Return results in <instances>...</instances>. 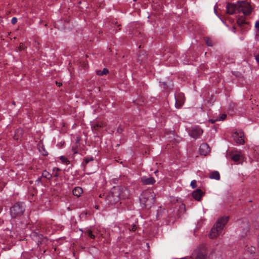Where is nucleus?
<instances>
[{"label":"nucleus","mask_w":259,"mask_h":259,"mask_svg":"<svg viewBox=\"0 0 259 259\" xmlns=\"http://www.w3.org/2000/svg\"><path fill=\"white\" fill-rule=\"evenodd\" d=\"M128 195L129 192L126 188L119 186L114 187L106 196V200L107 203L114 204L118 202L120 199H125Z\"/></svg>","instance_id":"nucleus-1"},{"label":"nucleus","mask_w":259,"mask_h":259,"mask_svg":"<svg viewBox=\"0 0 259 259\" xmlns=\"http://www.w3.org/2000/svg\"><path fill=\"white\" fill-rule=\"evenodd\" d=\"M227 13L233 14L236 11L242 12L245 15H248L251 12V8L248 2L245 1H238L236 4L228 3L226 7Z\"/></svg>","instance_id":"nucleus-2"},{"label":"nucleus","mask_w":259,"mask_h":259,"mask_svg":"<svg viewBox=\"0 0 259 259\" xmlns=\"http://www.w3.org/2000/svg\"><path fill=\"white\" fill-rule=\"evenodd\" d=\"M228 221L229 217L226 216H224L218 219L210 231L209 234L210 238L211 239L217 238L221 233Z\"/></svg>","instance_id":"nucleus-3"},{"label":"nucleus","mask_w":259,"mask_h":259,"mask_svg":"<svg viewBox=\"0 0 259 259\" xmlns=\"http://www.w3.org/2000/svg\"><path fill=\"white\" fill-rule=\"evenodd\" d=\"M155 195L153 191L146 190L142 193L140 198V203L145 208H150L154 203Z\"/></svg>","instance_id":"nucleus-4"},{"label":"nucleus","mask_w":259,"mask_h":259,"mask_svg":"<svg viewBox=\"0 0 259 259\" xmlns=\"http://www.w3.org/2000/svg\"><path fill=\"white\" fill-rule=\"evenodd\" d=\"M24 210L25 207L23 203H16L10 208L11 217L13 218L20 217Z\"/></svg>","instance_id":"nucleus-5"},{"label":"nucleus","mask_w":259,"mask_h":259,"mask_svg":"<svg viewBox=\"0 0 259 259\" xmlns=\"http://www.w3.org/2000/svg\"><path fill=\"white\" fill-rule=\"evenodd\" d=\"M197 256L195 259H208L206 245L202 244L200 245L197 247Z\"/></svg>","instance_id":"nucleus-6"},{"label":"nucleus","mask_w":259,"mask_h":259,"mask_svg":"<svg viewBox=\"0 0 259 259\" xmlns=\"http://www.w3.org/2000/svg\"><path fill=\"white\" fill-rule=\"evenodd\" d=\"M240 229L241 231L240 236L242 238L245 237L249 231V222L247 220H244L242 221H239Z\"/></svg>","instance_id":"nucleus-7"},{"label":"nucleus","mask_w":259,"mask_h":259,"mask_svg":"<svg viewBox=\"0 0 259 259\" xmlns=\"http://www.w3.org/2000/svg\"><path fill=\"white\" fill-rule=\"evenodd\" d=\"M175 106L177 108H180L185 102V97L183 94L180 93L175 96Z\"/></svg>","instance_id":"nucleus-8"},{"label":"nucleus","mask_w":259,"mask_h":259,"mask_svg":"<svg viewBox=\"0 0 259 259\" xmlns=\"http://www.w3.org/2000/svg\"><path fill=\"white\" fill-rule=\"evenodd\" d=\"M199 151L201 155L206 156L210 151L208 145L206 143L201 144L199 147Z\"/></svg>","instance_id":"nucleus-9"},{"label":"nucleus","mask_w":259,"mask_h":259,"mask_svg":"<svg viewBox=\"0 0 259 259\" xmlns=\"http://www.w3.org/2000/svg\"><path fill=\"white\" fill-rule=\"evenodd\" d=\"M233 138L234 140L239 144H243L244 143V141L242 137V134L240 133V135L239 133L237 132H235L233 133Z\"/></svg>","instance_id":"nucleus-10"},{"label":"nucleus","mask_w":259,"mask_h":259,"mask_svg":"<svg viewBox=\"0 0 259 259\" xmlns=\"http://www.w3.org/2000/svg\"><path fill=\"white\" fill-rule=\"evenodd\" d=\"M141 182L144 185H152L155 183V180L152 177L143 176L141 178Z\"/></svg>","instance_id":"nucleus-11"},{"label":"nucleus","mask_w":259,"mask_h":259,"mask_svg":"<svg viewBox=\"0 0 259 259\" xmlns=\"http://www.w3.org/2000/svg\"><path fill=\"white\" fill-rule=\"evenodd\" d=\"M84 170H87L90 166V163L94 162V159L93 157H87L84 158Z\"/></svg>","instance_id":"nucleus-12"},{"label":"nucleus","mask_w":259,"mask_h":259,"mask_svg":"<svg viewBox=\"0 0 259 259\" xmlns=\"http://www.w3.org/2000/svg\"><path fill=\"white\" fill-rule=\"evenodd\" d=\"M204 195V192H202L200 189L195 190V200L199 201L201 200V198Z\"/></svg>","instance_id":"nucleus-13"},{"label":"nucleus","mask_w":259,"mask_h":259,"mask_svg":"<svg viewBox=\"0 0 259 259\" xmlns=\"http://www.w3.org/2000/svg\"><path fill=\"white\" fill-rule=\"evenodd\" d=\"M82 192V188L79 187H75L72 191L73 194L77 197H79Z\"/></svg>","instance_id":"nucleus-14"},{"label":"nucleus","mask_w":259,"mask_h":259,"mask_svg":"<svg viewBox=\"0 0 259 259\" xmlns=\"http://www.w3.org/2000/svg\"><path fill=\"white\" fill-rule=\"evenodd\" d=\"M209 177L211 179H215L216 180H219L220 179V175L218 171H214L211 172Z\"/></svg>","instance_id":"nucleus-15"},{"label":"nucleus","mask_w":259,"mask_h":259,"mask_svg":"<svg viewBox=\"0 0 259 259\" xmlns=\"http://www.w3.org/2000/svg\"><path fill=\"white\" fill-rule=\"evenodd\" d=\"M203 130L199 126H195V138H198L203 134Z\"/></svg>","instance_id":"nucleus-16"},{"label":"nucleus","mask_w":259,"mask_h":259,"mask_svg":"<svg viewBox=\"0 0 259 259\" xmlns=\"http://www.w3.org/2000/svg\"><path fill=\"white\" fill-rule=\"evenodd\" d=\"M108 72V69L106 68H104L103 70H98L97 71V74L99 75H103L104 74H106Z\"/></svg>","instance_id":"nucleus-17"},{"label":"nucleus","mask_w":259,"mask_h":259,"mask_svg":"<svg viewBox=\"0 0 259 259\" xmlns=\"http://www.w3.org/2000/svg\"><path fill=\"white\" fill-rule=\"evenodd\" d=\"M42 177L47 179H50L52 176L49 172L45 170L42 172Z\"/></svg>","instance_id":"nucleus-18"},{"label":"nucleus","mask_w":259,"mask_h":259,"mask_svg":"<svg viewBox=\"0 0 259 259\" xmlns=\"http://www.w3.org/2000/svg\"><path fill=\"white\" fill-rule=\"evenodd\" d=\"M240 156L239 154H234L232 156V159L233 160H234V161L235 162H237L240 159Z\"/></svg>","instance_id":"nucleus-19"},{"label":"nucleus","mask_w":259,"mask_h":259,"mask_svg":"<svg viewBox=\"0 0 259 259\" xmlns=\"http://www.w3.org/2000/svg\"><path fill=\"white\" fill-rule=\"evenodd\" d=\"M205 43L206 44L209 46V47H211L212 46V41L208 37H206L205 38Z\"/></svg>","instance_id":"nucleus-20"},{"label":"nucleus","mask_w":259,"mask_h":259,"mask_svg":"<svg viewBox=\"0 0 259 259\" xmlns=\"http://www.w3.org/2000/svg\"><path fill=\"white\" fill-rule=\"evenodd\" d=\"M86 233L92 239H94L95 238V236L94 234H93L92 231L88 230V231H87Z\"/></svg>","instance_id":"nucleus-21"},{"label":"nucleus","mask_w":259,"mask_h":259,"mask_svg":"<svg viewBox=\"0 0 259 259\" xmlns=\"http://www.w3.org/2000/svg\"><path fill=\"white\" fill-rule=\"evenodd\" d=\"M237 23L239 25H242L245 23V21L244 19L240 18L237 20Z\"/></svg>","instance_id":"nucleus-22"},{"label":"nucleus","mask_w":259,"mask_h":259,"mask_svg":"<svg viewBox=\"0 0 259 259\" xmlns=\"http://www.w3.org/2000/svg\"><path fill=\"white\" fill-rule=\"evenodd\" d=\"M60 159L62 161V162L63 163H67L68 162V160H67V158H66L65 157H64L63 156H60Z\"/></svg>","instance_id":"nucleus-23"},{"label":"nucleus","mask_w":259,"mask_h":259,"mask_svg":"<svg viewBox=\"0 0 259 259\" xmlns=\"http://www.w3.org/2000/svg\"><path fill=\"white\" fill-rule=\"evenodd\" d=\"M17 22V19L16 17H13L11 20V23L13 24H15Z\"/></svg>","instance_id":"nucleus-24"},{"label":"nucleus","mask_w":259,"mask_h":259,"mask_svg":"<svg viewBox=\"0 0 259 259\" xmlns=\"http://www.w3.org/2000/svg\"><path fill=\"white\" fill-rule=\"evenodd\" d=\"M136 229H137V227L135 225H133L131 228H128V229L130 231H136Z\"/></svg>","instance_id":"nucleus-25"},{"label":"nucleus","mask_w":259,"mask_h":259,"mask_svg":"<svg viewBox=\"0 0 259 259\" xmlns=\"http://www.w3.org/2000/svg\"><path fill=\"white\" fill-rule=\"evenodd\" d=\"M42 151H41V150L40 149H39V150H40V152L41 153V154L43 155H47V152L44 149V148H42Z\"/></svg>","instance_id":"nucleus-26"},{"label":"nucleus","mask_w":259,"mask_h":259,"mask_svg":"<svg viewBox=\"0 0 259 259\" xmlns=\"http://www.w3.org/2000/svg\"><path fill=\"white\" fill-rule=\"evenodd\" d=\"M255 27L257 29H259V21H257L255 22Z\"/></svg>","instance_id":"nucleus-27"},{"label":"nucleus","mask_w":259,"mask_h":259,"mask_svg":"<svg viewBox=\"0 0 259 259\" xmlns=\"http://www.w3.org/2000/svg\"><path fill=\"white\" fill-rule=\"evenodd\" d=\"M227 115L225 114H222L221 116V120H224L226 118Z\"/></svg>","instance_id":"nucleus-28"},{"label":"nucleus","mask_w":259,"mask_h":259,"mask_svg":"<svg viewBox=\"0 0 259 259\" xmlns=\"http://www.w3.org/2000/svg\"><path fill=\"white\" fill-rule=\"evenodd\" d=\"M191 186L192 188H194V180H192L191 182Z\"/></svg>","instance_id":"nucleus-29"},{"label":"nucleus","mask_w":259,"mask_h":259,"mask_svg":"<svg viewBox=\"0 0 259 259\" xmlns=\"http://www.w3.org/2000/svg\"><path fill=\"white\" fill-rule=\"evenodd\" d=\"M255 59H256V61L258 62V63L259 64V54L255 56Z\"/></svg>","instance_id":"nucleus-30"},{"label":"nucleus","mask_w":259,"mask_h":259,"mask_svg":"<svg viewBox=\"0 0 259 259\" xmlns=\"http://www.w3.org/2000/svg\"><path fill=\"white\" fill-rule=\"evenodd\" d=\"M201 225H202V223L198 222L197 227L200 228L201 226Z\"/></svg>","instance_id":"nucleus-31"},{"label":"nucleus","mask_w":259,"mask_h":259,"mask_svg":"<svg viewBox=\"0 0 259 259\" xmlns=\"http://www.w3.org/2000/svg\"><path fill=\"white\" fill-rule=\"evenodd\" d=\"M209 121L211 123H213L215 122V120H212V119H210L209 120Z\"/></svg>","instance_id":"nucleus-32"},{"label":"nucleus","mask_w":259,"mask_h":259,"mask_svg":"<svg viewBox=\"0 0 259 259\" xmlns=\"http://www.w3.org/2000/svg\"><path fill=\"white\" fill-rule=\"evenodd\" d=\"M56 83H57V85L59 86V87H60L61 85V83H60V82L58 83V82H57Z\"/></svg>","instance_id":"nucleus-33"},{"label":"nucleus","mask_w":259,"mask_h":259,"mask_svg":"<svg viewBox=\"0 0 259 259\" xmlns=\"http://www.w3.org/2000/svg\"><path fill=\"white\" fill-rule=\"evenodd\" d=\"M3 21L2 17H0V23Z\"/></svg>","instance_id":"nucleus-34"},{"label":"nucleus","mask_w":259,"mask_h":259,"mask_svg":"<svg viewBox=\"0 0 259 259\" xmlns=\"http://www.w3.org/2000/svg\"><path fill=\"white\" fill-rule=\"evenodd\" d=\"M192 195L193 197H194V192L192 193Z\"/></svg>","instance_id":"nucleus-35"},{"label":"nucleus","mask_w":259,"mask_h":259,"mask_svg":"<svg viewBox=\"0 0 259 259\" xmlns=\"http://www.w3.org/2000/svg\"><path fill=\"white\" fill-rule=\"evenodd\" d=\"M190 135L191 137H193V133H190Z\"/></svg>","instance_id":"nucleus-36"},{"label":"nucleus","mask_w":259,"mask_h":259,"mask_svg":"<svg viewBox=\"0 0 259 259\" xmlns=\"http://www.w3.org/2000/svg\"><path fill=\"white\" fill-rule=\"evenodd\" d=\"M55 176L57 177L58 176V174L57 173H56L55 175Z\"/></svg>","instance_id":"nucleus-37"},{"label":"nucleus","mask_w":259,"mask_h":259,"mask_svg":"<svg viewBox=\"0 0 259 259\" xmlns=\"http://www.w3.org/2000/svg\"><path fill=\"white\" fill-rule=\"evenodd\" d=\"M197 25H196V24H195V29L197 28Z\"/></svg>","instance_id":"nucleus-38"},{"label":"nucleus","mask_w":259,"mask_h":259,"mask_svg":"<svg viewBox=\"0 0 259 259\" xmlns=\"http://www.w3.org/2000/svg\"><path fill=\"white\" fill-rule=\"evenodd\" d=\"M95 170H96L95 169H94L91 172H93V171H95Z\"/></svg>","instance_id":"nucleus-39"},{"label":"nucleus","mask_w":259,"mask_h":259,"mask_svg":"<svg viewBox=\"0 0 259 259\" xmlns=\"http://www.w3.org/2000/svg\"><path fill=\"white\" fill-rule=\"evenodd\" d=\"M96 208L98 209V206H96Z\"/></svg>","instance_id":"nucleus-40"},{"label":"nucleus","mask_w":259,"mask_h":259,"mask_svg":"<svg viewBox=\"0 0 259 259\" xmlns=\"http://www.w3.org/2000/svg\"><path fill=\"white\" fill-rule=\"evenodd\" d=\"M21 46H23V44H21V45L20 46V48H21Z\"/></svg>","instance_id":"nucleus-41"},{"label":"nucleus","mask_w":259,"mask_h":259,"mask_svg":"<svg viewBox=\"0 0 259 259\" xmlns=\"http://www.w3.org/2000/svg\"><path fill=\"white\" fill-rule=\"evenodd\" d=\"M117 131H118V132H120V130H119V129H118V130H117Z\"/></svg>","instance_id":"nucleus-42"},{"label":"nucleus","mask_w":259,"mask_h":259,"mask_svg":"<svg viewBox=\"0 0 259 259\" xmlns=\"http://www.w3.org/2000/svg\"><path fill=\"white\" fill-rule=\"evenodd\" d=\"M117 131H118V132H120V130H119V129H118V130H117Z\"/></svg>","instance_id":"nucleus-43"},{"label":"nucleus","mask_w":259,"mask_h":259,"mask_svg":"<svg viewBox=\"0 0 259 259\" xmlns=\"http://www.w3.org/2000/svg\"><path fill=\"white\" fill-rule=\"evenodd\" d=\"M137 0H134V1L136 2Z\"/></svg>","instance_id":"nucleus-44"}]
</instances>
